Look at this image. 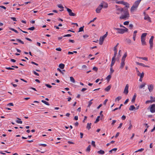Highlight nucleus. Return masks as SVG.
<instances>
[{
  "label": "nucleus",
  "mask_w": 155,
  "mask_h": 155,
  "mask_svg": "<svg viewBox=\"0 0 155 155\" xmlns=\"http://www.w3.org/2000/svg\"><path fill=\"white\" fill-rule=\"evenodd\" d=\"M147 34L146 33H143L141 36V38H145V37L146 36Z\"/></svg>",
  "instance_id": "20"
},
{
  "label": "nucleus",
  "mask_w": 155,
  "mask_h": 155,
  "mask_svg": "<svg viewBox=\"0 0 155 155\" xmlns=\"http://www.w3.org/2000/svg\"><path fill=\"white\" fill-rule=\"evenodd\" d=\"M114 56H113V58H114L115 59V58L116 56V55L117 54V51H115V50H114Z\"/></svg>",
  "instance_id": "42"
},
{
  "label": "nucleus",
  "mask_w": 155,
  "mask_h": 155,
  "mask_svg": "<svg viewBox=\"0 0 155 155\" xmlns=\"http://www.w3.org/2000/svg\"><path fill=\"white\" fill-rule=\"evenodd\" d=\"M100 116H98L97 117V118L96 119L95 121V123H97L98 122L99 120V118H100Z\"/></svg>",
  "instance_id": "41"
},
{
  "label": "nucleus",
  "mask_w": 155,
  "mask_h": 155,
  "mask_svg": "<svg viewBox=\"0 0 155 155\" xmlns=\"http://www.w3.org/2000/svg\"><path fill=\"white\" fill-rule=\"evenodd\" d=\"M126 41L127 42L128 44H130L131 43V41L129 39H127Z\"/></svg>",
  "instance_id": "43"
},
{
  "label": "nucleus",
  "mask_w": 155,
  "mask_h": 155,
  "mask_svg": "<svg viewBox=\"0 0 155 155\" xmlns=\"http://www.w3.org/2000/svg\"><path fill=\"white\" fill-rule=\"evenodd\" d=\"M132 127V125L131 124V123L130 122V124H129V127L128 128V129L129 130H130L131 129V127Z\"/></svg>",
  "instance_id": "53"
},
{
  "label": "nucleus",
  "mask_w": 155,
  "mask_h": 155,
  "mask_svg": "<svg viewBox=\"0 0 155 155\" xmlns=\"http://www.w3.org/2000/svg\"><path fill=\"white\" fill-rule=\"evenodd\" d=\"M128 87H129L128 84H127L126 85V86H125V89H124V94H127L128 92Z\"/></svg>",
  "instance_id": "11"
},
{
  "label": "nucleus",
  "mask_w": 155,
  "mask_h": 155,
  "mask_svg": "<svg viewBox=\"0 0 155 155\" xmlns=\"http://www.w3.org/2000/svg\"><path fill=\"white\" fill-rule=\"evenodd\" d=\"M152 103L151 100H150L147 101L146 102V104H148V103Z\"/></svg>",
  "instance_id": "52"
},
{
  "label": "nucleus",
  "mask_w": 155,
  "mask_h": 155,
  "mask_svg": "<svg viewBox=\"0 0 155 155\" xmlns=\"http://www.w3.org/2000/svg\"><path fill=\"white\" fill-rule=\"evenodd\" d=\"M104 39V38H103L102 37H101L100 38V40L103 42Z\"/></svg>",
  "instance_id": "55"
},
{
  "label": "nucleus",
  "mask_w": 155,
  "mask_h": 155,
  "mask_svg": "<svg viewBox=\"0 0 155 155\" xmlns=\"http://www.w3.org/2000/svg\"><path fill=\"white\" fill-rule=\"evenodd\" d=\"M58 7H59V8H60L61 9V10H60V11H63V10L64 7H63L62 6V5H58Z\"/></svg>",
  "instance_id": "22"
},
{
  "label": "nucleus",
  "mask_w": 155,
  "mask_h": 155,
  "mask_svg": "<svg viewBox=\"0 0 155 155\" xmlns=\"http://www.w3.org/2000/svg\"><path fill=\"white\" fill-rule=\"evenodd\" d=\"M70 79L71 81L72 82L74 83L75 82V81L74 79V78L72 77H70Z\"/></svg>",
  "instance_id": "29"
},
{
  "label": "nucleus",
  "mask_w": 155,
  "mask_h": 155,
  "mask_svg": "<svg viewBox=\"0 0 155 155\" xmlns=\"http://www.w3.org/2000/svg\"><path fill=\"white\" fill-rule=\"evenodd\" d=\"M93 100L91 99L90 101L88 102V104L87 106L88 107H90L91 104H92V102H91Z\"/></svg>",
  "instance_id": "28"
},
{
  "label": "nucleus",
  "mask_w": 155,
  "mask_h": 155,
  "mask_svg": "<svg viewBox=\"0 0 155 155\" xmlns=\"http://www.w3.org/2000/svg\"><path fill=\"white\" fill-rule=\"evenodd\" d=\"M144 150V149L143 148H141L139 150H136V153L138 152H142Z\"/></svg>",
  "instance_id": "33"
},
{
  "label": "nucleus",
  "mask_w": 155,
  "mask_h": 155,
  "mask_svg": "<svg viewBox=\"0 0 155 155\" xmlns=\"http://www.w3.org/2000/svg\"><path fill=\"white\" fill-rule=\"evenodd\" d=\"M142 44L143 45H146V42L145 41V38H141Z\"/></svg>",
  "instance_id": "14"
},
{
  "label": "nucleus",
  "mask_w": 155,
  "mask_h": 155,
  "mask_svg": "<svg viewBox=\"0 0 155 155\" xmlns=\"http://www.w3.org/2000/svg\"><path fill=\"white\" fill-rule=\"evenodd\" d=\"M107 32H106V33L104 35H103V36H102L103 38H105L107 36Z\"/></svg>",
  "instance_id": "56"
},
{
  "label": "nucleus",
  "mask_w": 155,
  "mask_h": 155,
  "mask_svg": "<svg viewBox=\"0 0 155 155\" xmlns=\"http://www.w3.org/2000/svg\"><path fill=\"white\" fill-rule=\"evenodd\" d=\"M118 45H119V43H117V44L114 47V50L117 51V47Z\"/></svg>",
  "instance_id": "54"
},
{
  "label": "nucleus",
  "mask_w": 155,
  "mask_h": 155,
  "mask_svg": "<svg viewBox=\"0 0 155 155\" xmlns=\"http://www.w3.org/2000/svg\"><path fill=\"white\" fill-rule=\"evenodd\" d=\"M114 29L117 30V33L121 34H123L124 32H127L128 30V29L126 28H125V29H121L114 28Z\"/></svg>",
  "instance_id": "2"
},
{
  "label": "nucleus",
  "mask_w": 155,
  "mask_h": 155,
  "mask_svg": "<svg viewBox=\"0 0 155 155\" xmlns=\"http://www.w3.org/2000/svg\"><path fill=\"white\" fill-rule=\"evenodd\" d=\"M91 144L94 147H96V145L95 144V142L94 141H92Z\"/></svg>",
  "instance_id": "49"
},
{
  "label": "nucleus",
  "mask_w": 155,
  "mask_h": 155,
  "mask_svg": "<svg viewBox=\"0 0 155 155\" xmlns=\"http://www.w3.org/2000/svg\"><path fill=\"white\" fill-rule=\"evenodd\" d=\"M144 19L145 20H147L149 21H151L150 18L148 15H145V17L144 18Z\"/></svg>",
  "instance_id": "15"
},
{
  "label": "nucleus",
  "mask_w": 155,
  "mask_h": 155,
  "mask_svg": "<svg viewBox=\"0 0 155 155\" xmlns=\"http://www.w3.org/2000/svg\"><path fill=\"white\" fill-rule=\"evenodd\" d=\"M97 153L100 154H104V151L102 150H101L100 151H97Z\"/></svg>",
  "instance_id": "24"
},
{
  "label": "nucleus",
  "mask_w": 155,
  "mask_h": 155,
  "mask_svg": "<svg viewBox=\"0 0 155 155\" xmlns=\"http://www.w3.org/2000/svg\"><path fill=\"white\" fill-rule=\"evenodd\" d=\"M136 9V2L134 3L130 9V12L133 13L134 12Z\"/></svg>",
  "instance_id": "10"
},
{
  "label": "nucleus",
  "mask_w": 155,
  "mask_h": 155,
  "mask_svg": "<svg viewBox=\"0 0 155 155\" xmlns=\"http://www.w3.org/2000/svg\"><path fill=\"white\" fill-rule=\"evenodd\" d=\"M137 76L140 77L139 81L141 82L142 81L143 78L144 76V73L143 72H142L141 73L138 70H137Z\"/></svg>",
  "instance_id": "3"
},
{
  "label": "nucleus",
  "mask_w": 155,
  "mask_h": 155,
  "mask_svg": "<svg viewBox=\"0 0 155 155\" xmlns=\"http://www.w3.org/2000/svg\"><path fill=\"white\" fill-rule=\"evenodd\" d=\"M111 75H108L106 78V79L108 81H109L110 78H111Z\"/></svg>",
  "instance_id": "34"
},
{
  "label": "nucleus",
  "mask_w": 155,
  "mask_h": 155,
  "mask_svg": "<svg viewBox=\"0 0 155 155\" xmlns=\"http://www.w3.org/2000/svg\"><path fill=\"white\" fill-rule=\"evenodd\" d=\"M135 37H136V31H134V35L133 37V39L134 41L135 40Z\"/></svg>",
  "instance_id": "32"
},
{
  "label": "nucleus",
  "mask_w": 155,
  "mask_h": 155,
  "mask_svg": "<svg viewBox=\"0 0 155 155\" xmlns=\"http://www.w3.org/2000/svg\"><path fill=\"white\" fill-rule=\"evenodd\" d=\"M35 29V28L34 27H32L31 28H29L28 29V30H34Z\"/></svg>",
  "instance_id": "47"
},
{
  "label": "nucleus",
  "mask_w": 155,
  "mask_h": 155,
  "mask_svg": "<svg viewBox=\"0 0 155 155\" xmlns=\"http://www.w3.org/2000/svg\"><path fill=\"white\" fill-rule=\"evenodd\" d=\"M142 0H138L136 1V8L138 6L139 4Z\"/></svg>",
  "instance_id": "26"
},
{
  "label": "nucleus",
  "mask_w": 155,
  "mask_h": 155,
  "mask_svg": "<svg viewBox=\"0 0 155 155\" xmlns=\"http://www.w3.org/2000/svg\"><path fill=\"white\" fill-rule=\"evenodd\" d=\"M124 5H125V7L126 8H129V7L130 5L127 2H125L123 1H120V4Z\"/></svg>",
  "instance_id": "9"
},
{
  "label": "nucleus",
  "mask_w": 155,
  "mask_h": 155,
  "mask_svg": "<svg viewBox=\"0 0 155 155\" xmlns=\"http://www.w3.org/2000/svg\"><path fill=\"white\" fill-rule=\"evenodd\" d=\"M41 102H42V103H44L45 104H46V105H49V103L48 102H47L46 101H44V100H42V101H41Z\"/></svg>",
  "instance_id": "36"
},
{
  "label": "nucleus",
  "mask_w": 155,
  "mask_h": 155,
  "mask_svg": "<svg viewBox=\"0 0 155 155\" xmlns=\"http://www.w3.org/2000/svg\"><path fill=\"white\" fill-rule=\"evenodd\" d=\"M33 72L34 74H35L36 75H37L38 76H39V74L38 73H37L35 71H33Z\"/></svg>",
  "instance_id": "57"
},
{
  "label": "nucleus",
  "mask_w": 155,
  "mask_h": 155,
  "mask_svg": "<svg viewBox=\"0 0 155 155\" xmlns=\"http://www.w3.org/2000/svg\"><path fill=\"white\" fill-rule=\"evenodd\" d=\"M127 53H125L123 55V56L121 60L125 61V59L126 58V57L127 56Z\"/></svg>",
  "instance_id": "19"
},
{
  "label": "nucleus",
  "mask_w": 155,
  "mask_h": 155,
  "mask_svg": "<svg viewBox=\"0 0 155 155\" xmlns=\"http://www.w3.org/2000/svg\"><path fill=\"white\" fill-rule=\"evenodd\" d=\"M67 10L68 12L69 15L70 16H74L76 15V14L72 12V10L66 7Z\"/></svg>",
  "instance_id": "6"
},
{
  "label": "nucleus",
  "mask_w": 155,
  "mask_h": 155,
  "mask_svg": "<svg viewBox=\"0 0 155 155\" xmlns=\"http://www.w3.org/2000/svg\"><path fill=\"white\" fill-rule=\"evenodd\" d=\"M93 70L97 72L98 70V68L96 67H94L93 68Z\"/></svg>",
  "instance_id": "46"
},
{
  "label": "nucleus",
  "mask_w": 155,
  "mask_h": 155,
  "mask_svg": "<svg viewBox=\"0 0 155 155\" xmlns=\"http://www.w3.org/2000/svg\"><path fill=\"white\" fill-rule=\"evenodd\" d=\"M139 58L142 59L143 60H145L146 61H148V58L147 57H139L138 58Z\"/></svg>",
  "instance_id": "35"
},
{
  "label": "nucleus",
  "mask_w": 155,
  "mask_h": 155,
  "mask_svg": "<svg viewBox=\"0 0 155 155\" xmlns=\"http://www.w3.org/2000/svg\"><path fill=\"white\" fill-rule=\"evenodd\" d=\"M45 85L48 87H49V88H51L52 87V86H51V85H50L49 84H45Z\"/></svg>",
  "instance_id": "58"
},
{
  "label": "nucleus",
  "mask_w": 155,
  "mask_h": 155,
  "mask_svg": "<svg viewBox=\"0 0 155 155\" xmlns=\"http://www.w3.org/2000/svg\"><path fill=\"white\" fill-rule=\"evenodd\" d=\"M84 26L80 27L79 29V30L78 32H80L83 31H84Z\"/></svg>",
  "instance_id": "30"
},
{
  "label": "nucleus",
  "mask_w": 155,
  "mask_h": 155,
  "mask_svg": "<svg viewBox=\"0 0 155 155\" xmlns=\"http://www.w3.org/2000/svg\"><path fill=\"white\" fill-rule=\"evenodd\" d=\"M150 99L151 100V101L152 102H155V97L153 98V97L152 96L150 97Z\"/></svg>",
  "instance_id": "27"
},
{
  "label": "nucleus",
  "mask_w": 155,
  "mask_h": 155,
  "mask_svg": "<svg viewBox=\"0 0 155 155\" xmlns=\"http://www.w3.org/2000/svg\"><path fill=\"white\" fill-rule=\"evenodd\" d=\"M115 59L114 58H112V62H111V63L110 64V67H112L114 65L115 62Z\"/></svg>",
  "instance_id": "17"
},
{
  "label": "nucleus",
  "mask_w": 155,
  "mask_h": 155,
  "mask_svg": "<svg viewBox=\"0 0 155 155\" xmlns=\"http://www.w3.org/2000/svg\"><path fill=\"white\" fill-rule=\"evenodd\" d=\"M96 19H97V18H96H96H94L93 19V20H92L91 21H90V22L88 23V24H90V23H91V22H94V21Z\"/></svg>",
  "instance_id": "45"
},
{
  "label": "nucleus",
  "mask_w": 155,
  "mask_h": 155,
  "mask_svg": "<svg viewBox=\"0 0 155 155\" xmlns=\"http://www.w3.org/2000/svg\"><path fill=\"white\" fill-rule=\"evenodd\" d=\"M39 146H42L44 147H45L47 146V145L46 144H39Z\"/></svg>",
  "instance_id": "59"
},
{
  "label": "nucleus",
  "mask_w": 155,
  "mask_h": 155,
  "mask_svg": "<svg viewBox=\"0 0 155 155\" xmlns=\"http://www.w3.org/2000/svg\"><path fill=\"white\" fill-rule=\"evenodd\" d=\"M125 61L121 60V62L120 63V68L121 69H123L125 65Z\"/></svg>",
  "instance_id": "12"
},
{
  "label": "nucleus",
  "mask_w": 155,
  "mask_h": 155,
  "mask_svg": "<svg viewBox=\"0 0 155 155\" xmlns=\"http://www.w3.org/2000/svg\"><path fill=\"white\" fill-rule=\"evenodd\" d=\"M11 18L14 21H17L16 18L14 17H11Z\"/></svg>",
  "instance_id": "64"
},
{
  "label": "nucleus",
  "mask_w": 155,
  "mask_h": 155,
  "mask_svg": "<svg viewBox=\"0 0 155 155\" xmlns=\"http://www.w3.org/2000/svg\"><path fill=\"white\" fill-rule=\"evenodd\" d=\"M154 37L153 36H151L150 38V39L149 43L150 44V49H152L153 47V41Z\"/></svg>",
  "instance_id": "4"
},
{
  "label": "nucleus",
  "mask_w": 155,
  "mask_h": 155,
  "mask_svg": "<svg viewBox=\"0 0 155 155\" xmlns=\"http://www.w3.org/2000/svg\"><path fill=\"white\" fill-rule=\"evenodd\" d=\"M16 40L18 41L20 43H21L22 44H24V42L22 41L21 40L19 39H17Z\"/></svg>",
  "instance_id": "48"
},
{
  "label": "nucleus",
  "mask_w": 155,
  "mask_h": 155,
  "mask_svg": "<svg viewBox=\"0 0 155 155\" xmlns=\"http://www.w3.org/2000/svg\"><path fill=\"white\" fill-rule=\"evenodd\" d=\"M108 101V99H106L104 102L103 104L104 105H105L106 104V103Z\"/></svg>",
  "instance_id": "61"
},
{
  "label": "nucleus",
  "mask_w": 155,
  "mask_h": 155,
  "mask_svg": "<svg viewBox=\"0 0 155 155\" xmlns=\"http://www.w3.org/2000/svg\"><path fill=\"white\" fill-rule=\"evenodd\" d=\"M116 120H113L112 121V122L111 123V125H114V124L116 123Z\"/></svg>",
  "instance_id": "62"
},
{
  "label": "nucleus",
  "mask_w": 155,
  "mask_h": 155,
  "mask_svg": "<svg viewBox=\"0 0 155 155\" xmlns=\"http://www.w3.org/2000/svg\"><path fill=\"white\" fill-rule=\"evenodd\" d=\"M111 87V85H109L108 86H107L106 88L104 90L107 91H108L110 89Z\"/></svg>",
  "instance_id": "18"
},
{
  "label": "nucleus",
  "mask_w": 155,
  "mask_h": 155,
  "mask_svg": "<svg viewBox=\"0 0 155 155\" xmlns=\"http://www.w3.org/2000/svg\"><path fill=\"white\" fill-rule=\"evenodd\" d=\"M101 5H102L103 6V8H107L108 7V4L104 2L101 3Z\"/></svg>",
  "instance_id": "13"
},
{
  "label": "nucleus",
  "mask_w": 155,
  "mask_h": 155,
  "mask_svg": "<svg viewBox=\"0 0 155 155\" xmlns=\"http://www.w3.org/2000/svg\"><path fill=\"white\" fill-rule=\"evenodd\" d=\"M114 72V70L113 69L112 67H110V74H112Z\"/></svg>",
  "instance_id": "38"
},
{
  "label": "nucleus",
  "mask_w": 155,
  "mask_h": 155,
  "mask_svg": "<svg viewBox=\"0 0 155 155\" xmlns=\"http://www.w3.org/2000/svg\"><path fill=\"white\" fill-rule=\"evenodd\" d=\"M121 99V97L120 96H118L115 99V101L117 100L118 101H119Z\"/></svg>",
  "instance_id": "44"
},
{
  "label": "nucleus",
  "mask_w": 155,
  "mask_h": 155,
  "mask_svg": "<svg viewBox=\"0 0 155 155\" xmlns=\"http://www.w3.org/2000/svg\"><path fill=\"white\" fill-rule=\"evenodd\" d=\"M135 109V107L134 105H131L129 108V110H134Z\"/></svg>",
  "instance_id": "16"
},
{
  "label": "nucleus",
  "mask_w": 155,
  "mask_h": 155,
  "mask_svg": "<svg viewBox=\"0 0 155 155\" xmlns=\"http://www.w3.org/2000/svg\"><path fill=\"white\" fill-rule=\"evenodd\" d=\"M117 10L120 11L121 12H123L122 15L120 17V19L125 20L128 19L130 17L127 8L124 7V8H117Z\"/></svg>",
  "instance_id": "1"
},
{
  "label": "nucleus",
  "mask_w": 155,
  "mask_h": 155,
  "mask_svg": "<svg viewBox=\"0 0 155 155\" xmlns=\"http://www.w3.org/2000/svg\"><path fill=\"white\" fill-rule=\"evenodd\" d=\"M103 8V6L102 5H99L96 10V12L98 13H100Z\"/></svg>",
  "instance_id": "5"
},
{
  "label": "nucleus",
  "mask_w": 155,
  "mask_h": 155,
  "mask_svg": "<svg viewBox=\"0 0 155 155\" xmlns=\"http://www.w3.org/2000/svg\"><path fill=\"white\" fill-rule=\"evenodd\" d=\"M148 88L150 92H151L153 89V85L151 84L148 85Z\"/></svg>",
  "instance_id": "8"
},
{
  "label": "nucleus",
  "mask_w": 155,
  "mask_h": 155,
  "mask_svg": "<svg viewBox=\"0 0 155 155\" xmlns=\"http://www.w3.org/2000/svg\"><path fill=\"white\" fill-rule=\"evenodd\" d=\"M91 123H87L86 127L87 129L88 130H89L91 128Z\"/></svg>",
  "instance_id": "23"
},
{
  "label": "nucleus",
  "mask_w": 155,
  "mask_h": 155,
  "mask_svg": "<svg viewBox=\"0 0 155 155\" xmlns=\"http://www.w3.org/2000/svg\"><path fill=\"white\" fill-rule=\"evenodd\" d=\"M57 70L61 73L63 74H64V73L61 71V70L59 68L57 69Z\"/></svg>",
  "instance_id": "60"
},
{
  "label": "nucleus",
  "mask_w": 155,
  "mask_h": 155,
  "mask_svg": "<svg viewBox=\"0 0 155 155\" xmlns=\"http://www.w3.org/2000/svg\"><path fill=\"white\" fill-rule=\"evenodd\" d=\"M9 28V29L10 30H12V31H14L15 33H18V32L15 29H14L12 28Z\"/></svg>",
  "instance_id": "39"
},
{
  "label": "nucleus",
  "mask_w": 155,
  "mask_h": 155,
  "mask_svg": "<svg viewBox=\"0 0 155 155\" xmlns=\"http://www.w3.org/2000/svg\"><path fill=\"white\" fill-rule=\"evenodd\" d=\"M64 64H61L59 65V67L61 69H64Z\"/></svg>",
  "instance_id": "21"
},
{
  "label": "nucleus",
  "mask_w": 155,
  "mask_h": 155,
  "mask_svg": "<svg viewBox=\"0 0 155 155\" xmlns=\"http://www.w3.org/2000/svg\"><path fill=\"white\" fill-rule=\"evenodd\" d=\"M91 147V146L90 145H89L88 146V147H87L86 150L87 151H88V152L90 151Z\"/></svg>",
  "instance_id": "37"
},
{
  "label": "nucleus",
  "mask_w": 155,
  "mask_h": 155,
  "mask_svg": "<svg viewBox=\"0 0 155 155\" xmlns=\"http://www.w3.org/2000/svg\"><path fill=\"white\" fill-rule=\"evenodd\" d=\"M129 22L128 21H126L124 23V24L125 25H128L129 24Z\"/></svg>",
  "instance_id": "51"
},
{
  "label": "nucleus",
  "mask_w": 155,
  "mask_h": 155,
  "mask_svg": "<svg viewBox=\"0 0 155 155\" xmlns=\"http://www.w3.org/2000/svg\"><path fill=\"white\" fill-rule=\"evenodd\" d=\"M145 85H146L145 83H144L143 84H142L141 85H140V86L139 88L140 89L142 88H143V87H144L145 86Z\"/></svg>",
  "instance_id": "40"
},
{
  "label": "nucleus",
  "mask_w": 155,
  "mask_h": 155,
  "mask_svg": "<svg viewBox=\"0 0 155 155\" xmlns=\"http://www.w3.org/2000/svg\"><path fill=\"white\" fill-rule=\"evenodd\" d=\"M56 50L59 51H61V48H57L56 49Z\"/></svg>",
  "instance_id": "63"
},
{
  "label": "nucleus",
  "mask_w": 155,
  "mask_h": 155,
  "mask_svg": "<svg viewBox=\"0 0 155 155\" xmlns=\"http://www.w3.org/2000/svg\"><path fill=\"white\" fill-rule=\"evenodd\" d=\"M16 122L17 123H18V124H22V121L21 120H16Z\"/></svg>",
  "instance_id": "50"
},
{
  "label": "nucleus",
  "mask_w": 155,
  "mask_h": 155,
  "mask_svg": "<svg viewBox=\"0 0 155 155\" xmlns=\"http://www.w3.org/2000/svg\"><path fill=\"white\" fill-rule=\"evenodd\" d=\"M150 111L152 113H154L155 112V104L151 105L150 107Z\"/></svg>",
  "instance_id": "7"
},
{
  "label": "nucleus",
  "mask_w": 155,
  "mask_h": 155,
  "mask_svg": "<svg viewBox=\"0 0 155 155\" xmlns=\"http://www.w3.org/2000/svg\"><path fill=\"white\" fill-rule=\"evenodd\" d=\"M135 99H136V94H135L133 96V98L132 100V101H131L133 103L134 102Z\"/></svg>",
  "instance_id": "25"
},
{
  "label": "nucleus",
  "mask_w": 155,
  "mask_h": 155,
  "mask_svg": "<svg viewBox=\"0 0 155 155\" xmlns=\"http://www.w3.org/2000/svg\"><path fill=\"white\" fill-rule=\"evenodd\" d=\"M136 64L140 66H142L143 67H144V64H143L140 63L138 62H136Z\"/></svg>",
  "instance_id": "31"
}]
</instances>
